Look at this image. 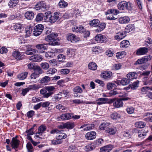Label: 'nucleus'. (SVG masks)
<instances>
[{
    "instance_id": "nucleus-1",
    "label": "nucleus",
    "mask_w": 152,
    "mask_h": 152,
    "mask_svg": "<svg viewBox=\"0 0 152 152\" xmlns=\"http://www.w3.org/2000/svg\"><path fill=\"white\" fill-rule=\"evenodd\" d=\"M61 18V14L58 12H54L52 14L50 11H48L45 13L44 19L46 22L53 23L56 21H59Z\"/></svg>"
},
{
    "instance_id": "nucleus-2",
    "label": "nucleus",
    "mask_w": 152,
    "mask_h": 152,
    "mask_svg": "<svg viewBox=\"0 0 152 152\" xmlns=\"http://www.w3.org/2000/svg\"><path fill=\"white\" fill-rule=\"evenodd\" d=\"M57 36L58 34L56 33H52L45 37V39L47 42H49L48 44L50 45H58V39H57Z\"/></svg>"
},
{
    "instance_id": "nucleus-3",
    "label": "nucleus",
    "mask_w": 152,
    "mask_h": 152,
    "mask_svg": "<svg viewBox=\"0 0 152 152\" xmlns=\"http://www.w3.org/2000/svg\"><path fill=\"white\" fill-rule=\"evenodd\" d=\"M128 97L123 98L121 99H116L114 98L110 99L109 101V103L113 104V106L115 108H119L123 106L124 103L123 101H126L129 99Z\"/></svg>"
},
{
    "instance_id": "nucleus-4",
    "label": "nucleus",
    "mask_w": 152,
    "mask_h": 152,
    "mask_svg": "<svg viewBox=\"0 0 152 152\" xmlns=\"http://www.w3.org/2000/svg\"><path fill=\"white\" fill-rule=\"evenodd\" d=\"M132 4L129 3H128L125 1H122L120 2L118 4L117 7L120 10L127 9L129 12H131L132 10Z\"/></svg>"
},
{
    "instance_id": "nucleus-5",
    "label": "nucleus",
    "mask_w": 152,
    "mask_h": 152,
    "mask_svg": "<svg viewBox=\"0 0 152 152\" xmlns=\"http://www.w3.org/2000/svg\"><path fill=\"white\" fill-rule=\"evenodd\" d=\"M33 31L34 35L35 36H38L40 35L44 29V26L41 24H38L33 28Z\"/></svg>"
},
{
    "instance_id": "nucleus-6",
    "label": "nucleus",
    "mask_w": 152,
    "mask_h": 152,
    "mask_svg": "<svg viewBox=\"0 0 152 152\" xmlns=\"http://www.w3.org/2000/svg\"><path fill=\"white\" fill-rule=\"evenodd\" d=\"M47 91L48 92L45 96V97L48 98L53 95L56 91V88L53 86H49L45 87Z\"/></svg>"
},
{
    "instance_id": "nucleus-7",
    "label": "nucleus",
    "mask_w": 152,
    "mask_h": 152,
    "mask_svg": "<svg viewBox=\"0 0 152 152\" xmlns=\"http://www.w3.org/2000/svg\"><path fill=\"white\" fill-rule=\"evenodd\" d=\"M48 8V6L46 5V3L43 1L38 2L34 7V8L37 10H42V9L47 10Z\"/></svg>"
},
{
    "instance_id": "nucleus-8",
    "label": "nucleus",
    "mask_w": 152,
    "mask_h": 152,
    "mask_svg": "<svg viewBox=\"0 0 152 152\" xmlns=\"http://www.w3.org/2000/svg\"><path fill=\"white\" fill-rule=\"evenodd\" d=\"M12 56L17 60H20L23 59L24 57L23 53L17 50H15L13 52Z\"/></svg>"
},
{
    "instance_id": "nucleus-9",
    "label": "nucleus",
    "mask_w": 152,
    "mask_h": 152,
    "mask_svg": "<svg viewBox=\"0 0 152 152\" xmlns=\"http://www.w3.org/2000/svg\"><path fill=\"white\" fill-rule=\"evenodd\" d=\"M148 48L143 47L140 48L135 51V53L137 56L143 55L146 54L148 52Z\"/></svg>"
},
{
    "instance_id": "nucleus-10",
    "label": "nucleus",
    "mask_w": 152,
    "mask_h": 152,
    "mask_svg": "<svg viewBox=\"0 0 152 152\" xmlns=\"http://www.w3.org/2000/svg\"><path fill=\"white\" fill-rule=\"evenodd\" d=\"M67 39L68 41L73 43L76 42L80 40V38L77 37L74 34H69L67 37Z\"/></svg>"
},
{
    "instance_id": "nucleus-11",
    "label": "nucleus",
    "mask_w": 152,
    "mask_h": 152,
    "mask_svg": "<svg viewBox=\"0 0 152 152\" xmlns=\"http://www.w3.org/2000/svg\"><path fill=\"white\" fill-rule=\"evenodd\" d=\"M72 114L71 113H67L62 114L59 117L57 118V119L58 121L66 120H69L72 118Z\"/></svg>"
},
{
    "instance_id": "nucleus-12",
    "label": "nucleus",
    "mask_w": 152,
    "mask_h": 152,
    "mask_svg": "<svg viewBox=\"0 0 152 152\" xmlns=\"http://www.w3.org/2000/svg\"><path fill=\"white\" fill-rule=\"evenodd\" d=\"M20 141L17 139V137L16 136L12 138V141L10 142V144L12 148L16 149L18 147Z\"/></svg>"
},
{
    "instance_id": "nucleus-13",
    "label": "nucleus",
    "mask_w": 152,
    "mask_h": 152,
    "mask_svg": "<svg viewBox=\"0 0 152 152\" xmlns=\"http://www.w3.org/2000/svg\"><path fill=\"white\" fill-rule=\"evenodd\" d=\"M112 76L111 72L109 71H105L103 72L101 74V77L106 80H108Z\"/></svg>"
},
{
    "instance_id": "nucleus-14",
    "label": "nucleus",
    "mask_w": 152,
    "mask_h": 152,
    "mask_svg": "<svg viewBox=\"0 0 152 152\" xmlns=\"http://www.w3.org/2000/svg\"><path fill=\"white\" fill-rule=\"evenodd\" d=\"M126 31H121L117 33L115 36V39L120 40L124 38L126 36Z\"/></svg>"
},
{
    "instance_id": "nucleus-15",
    "label": "nucleus",
    "mask_w": 152,
    "mask_h": 152,
    "mask_svg": "<svg viewBox=\"0 0 152 152\" xmlns=\"http://www.w3.org/2000/svg\"><path fill=\"white\" fill-rule=\"evenodd\" d=\"M47 45L48 44H40L37 45L36 47L40 53H43L44 52L45 50H47Z\"/></svg>"
},
{
    "instance_id": "nucleus-16",
    "label": "nucleus",
    "mask_w": 152,
    "mask_h": 152,
    "mask_svg": "<svg viewBox=\"0 0 152 152\" xmlns=\"http://www.w3.org/2000/svg\"><path fill=\"white\" fill-rule=\"evenodd\" d=\"M96 132L94 131H91L87 133L85 135L86 139L91 140L95 138L96 137Z\"/></svg>"
},
{
    "instance_id": "nucleus-17",
    "label": "nucleus",
    "mask_w": 152,
    "mask_h": 152,
    "mask_svg": "<svg viewBox=\"0 0 152 152\" xmlns=\"http://www.w3.org/2000/svg\"><path fill=\"white\" fill-rule=\"evenodd\" d=\"M72 29L73 32H75L77 33H82L85 30L84 27L82 26H74L72 27Z\"/></svg>"
},
{
    "instance_id": "nucleus-18",
    "label": "nucleus",
    "mask_w": 152,
    "mask_h": 152,
    "mask_svg": "<svg viewBox=\"0 0 152 152\" xmlns=\"http://www.w3.org/2000/svg\"><path fill=\"white\" fill-rule=\"evenodd\" d=\"M146 135V133L142 130L139 131L137 132H136L134 134V135L136 137V138L138 136V138H137V140L144 138Z\"/></svg>"
},
{
    "instance_id": "nucleus-19",
    "label": "nucleus",
    "mask_w": 152,
    "mask_h": 152,
    "mask_svg": "<svg viewBox=\"0 0 152 152\" xmlns=\"http://www.w3.org/2000/svg\"><path fill=\"white\" fill-rule=\"evenodd\" d=\"M106 39L105 36L101 34H99L96 36L95 39L98 42H102L105 41Z\"/></svg>"
},
{
    "instance_id": "nucleus-20",
    "label": "nucleus",
    "mask_w": 152,
    "mask_h": 152,
    "mask_svg": "<svg viewBox=\"0 0 152 152\" xmlns=\"http://www.w3.org/2000/svg\"><path fill=\"white\" fill-rule=\"evenodd\" d=\"M106 25L104 23H100L97 26L96 28L95 29V31L96 32H100L103 30L105 28Z\"/></svg>"
},
{
    "instance_id": "nucleus-21",
    "label": "nucleus",
    "mask_w": 152,
    "mask_h": 152,
    "mask_svg": "<svg viewBox=\"0 0 152 152\" xmlns=\"http://www.w3.org/2000/svg\"><path fill=\"white\" fill-rule=\"evenodd\" d=\"M113 148V146L111 145H108L104 146L100 148L101 152H109Z\"/></svg>"
},
{
    "instance_id": "nucleus-22",
    "label": "nucleus",
    "mask_w": 152,
    "mask_h": 152,
    "mask_svg": "<svg viewBox=\"0 0 152 152\" xmlns=\"http://www.w3.org/2000/svg\"><path fill=\"white\" fill-rule=\"evenodd\" d=\"M43 58L40 55H36L32 56L30 57V60L33 61H40Z\"/></svg>"
},
{
    "instance_id": "nucleus-23",
    "label": "nucleus",
    "mask_w": 152,
    "mask_h": 152,
    "mask_svg": "<svg viewBox=\"0 0 152 152\" xmlns=\"http://www.w3.org/2000/svg\"><path fill=\"white\" fill-rule=\"evenodd\" d=\"M34 16V13L31 11H28L25 14V17L28 20H32Z\"/></svg>"
},
{
    "instance_id": "nucleus-24",
    "label": "nucleus",
    "mask_w": 152,
    "mask_h": 152,
    "mask_svg": "<svg viewBox=\"0 0 152 152\" xmlns=\"http://www.w3.org/2000/svg\"><path fill=\"white\" fill-rule=\"evenodd\" d=\"M118 20L120 23L124 24L128 23L130 20V19L128 17L124 16L119 18Z\"/></svg>"
},
{
    "instance_id": "nucleus-25",
    "label": "nucleus",
    "mask_w": 152,
    "mask_h": 152,
    "mask_svg": "<svg viewBox=\"0 0 152 152\" xmlns=\"http://www.w3.org/2000/svg\"><path fill=\"white\" fill-rule=\"evenodd\" d=\"M33 29V27L31 26L26 28L25 30V34L24 35L25 37H29L31 33H32Z\"/></svg>"
},
{
    "instance_id": "nucleus-26",
    "label": "nucleus",
    "mask_w": 152,
    "mask_h": 152,
    "mask_svg": "<svg viewBox=\"0 0 152 152\" xmlns=\"http://www.w3.org/2000/svg\"><path fill=\"white\" fill-rule=\"evenodd\" d=\"M110 124L108 122H104L102 123L99 126V128L101 130H105L107 129L110 127Z\"/></svg>"
},
{
    "instance_id": "nucleus-27",
    "label": "nucleus",
    "mask_w": 152,
    "mask_h": 152,
    "mask_svg": "<svg viewBox=\"0 0 152 152\" xmlns=\"http://www.w3.org/2000/svg\"><path fill=\"white\" fill-rule=\"evenodd\" d=\"M116 128L114 126H112L110 127H109L105 131V132L110 135H113L116 133Z\"/></svg>"
},
{
    "instance_id": "nucleus-28",
    "label": "nucleus",
    "mask_w": 152,
    "mask_h": 152,
    "mask_svg": "<svg viewBox=\"0 0 152 152\" xmlns=\"http://www.w3.org/2000/svg\"><path fill=\"white\" fill-rule=\"evenodd\" d=\"M50 80V77L45 76L42 78L40 80V83L45 85H46L48 83Z\"/></svg>"
},
{
    "instance_id": "nucleus-29",
    "label": "nucleus",
    "mask_w": 152,
    "mask_h": 152,
    "mask_svg": "<svg viewBox=\"0 0 152 152\" xmlns=\"http://www.w3.org/2000/svg\"><path fill=\"white\" fill-rule=\"evenodd\" d=\"M108 101V99L107 98H99L96 100V103L98 105H100L106 103Z\"/></svg>"
},
{
    "instance_id": "nucleus-30",
    "label": "nucleus",
    "mask_w": 152,
    "mask_h": 152,
    "mask_svg": "<svg viewBox=\"0 0 152 152\" xmlns=\"http://www.w3.org/2000/svg\"><path fill=\"white\" fill-rule=\"evenodd\" d=\"M99 23V20L98 19H95L90 21L88 24L90 26L96 27Z\"/></svg>"
},
{
    "instance_id": "nucleus-31",
    "label": "nucleus",
    "mask_w": 152,
    "mask_h": 152,
    "mask_svg": "<svg viewBox=\"0 0 152 152\" xmlns=\"http://www.w3.org/2000/svg\"><path fill=\"white\" fill-rule=\"evenodd\" d=\"M65 128L68 129H72L75 126L74 123L68 122L65 123Z\"/></svg>"
},
{
    "instance_id": "nucleus-32",
    "label": "nucleus",
    "mask_w": 152,
    "mask_h": 152,
    "mask_svg": "<svg viewBox=\"0 0 152 152\" xmlns=\"http://www.w3.org/2000/svg\"><path fill=\"white\" fill-rule=\"evenodd\" d=\"M36 50L35 49L31 48H28L26 52V53L28 55H33L36 53Z\"/></svg>"
},
{
    "instance_id": "nucleus-33",
    "label": "nucleus",
    "mask_w": 152,
    "mask_h": 152,
    "mask_svg": "<svg viewBox=\"0 0 152 152\" xmlns=\"http://www.w3.org/2000/svg\"><path fill=\"white\" fill-rule=\"evenodd\" d=\"M130 45L129 42L127 40H124L121 42L120 46L121 48H126L128 47Z\"/></svg>"
},
{
    "instance_id": "nucleus-34",
    "label": "nucleus",
    "mask_w": 152,
    "mask_h": 152,
    "mask_svg": "<svg viewBox=\"0 0 152 152\" xmlns=\"http://www.w3.org/2000/svg\"><path fill=\"white\" fill-rule=\"evenodd\" d=\"M28 74L27 72L21 73L18 75V78L20 80H23L26 77Z\"/></svg>"
},
{
    "instance_id": "nucleus-35",
    "label": "nucleus",
    "mask_w": 152,
    "mask_h": 152,
    "mask_svg": "<svg viewBox=\"0 0 152 152\" xmlns=\"http://www.w3.org/2000/svg\"><path fill=\"white\" fill-rule=\"evenodd\" d=\"M119 11L115 9H110L107 10V14H112L114 15H117L119 13Z\"/></svg>"
},
{
    "instance_id": "nucleus-36",
    "label": "nucleus",
    "mask_w": 152,
    "mask_h": 152,
    "mask_svg": "<svg viewBox=\"0 0 152 152\" xmlns=\"http://www.w3.org/2000/svg\"><path fill=\"white\" fill-rule=\"evenodd\" d=\"M34 72L38 74L39 75L43 73V71L41 68L39 66H36L34 67Z\"/></svg>"
},
{
    "instance_id": "nucleus-37",
    "label": "nucleus",
    "mask_w": 152,
    "mask_h": 152,
    "mask_svg": "<svg viewBox=\"0 0 152 152\" xmlns=\"http://www.w3.org/2000/svg\"><path fill=\"white\" fill-rule=\"evenodd\" d=\"M135 126L137 128H144L145 125V124L142 121H139L137 122L135 124Z\"/></svg>"
},
{
    "instance_id": "nucleus-38",
    "label": "nucleus",
    "mask_w": 152,
    "mask_h": 152,
    "mask_svg": "<svg viewBox=\"0 0 152 152\" xmlns=\"http://www.w3.org/2000/svg\"><path fill=\"white\" fill-rule=\"evenodd\" d=\"M88 67L89 69L93 70H94L97 69V65L95 63L91 62L89 63Z\"/></svg>"
},
{
    "instance_id": "nucleus-39",
    "label": "nucleus",
    "mask_w": 152,
    "mask_h": 152,
    "mask_svg": "<svg viewBox=\"0 0 152 152\" xmlns=\"http://www.w3.org/2000/svg\"><path fill=\"white\" fill-rule=\"evenodd\" d=\"M68 3L64 0H61L58 3V6L61 8H64L67 6Z\"/></svg>"
},
{
    "instance_id": "nucleus-40",
    "label": "nucleus",
    "mask_w": 152,
    "mask_h": 152,
    "mask_svg": "<svg viewBox=\"0 0 152 152\" xmlns=\"http://www.w3.org/2000/svg\"><path fill=\"white\" fill-rule=\"evenodd\" d=\"M74 93H79L81 94L83 91L82 88L79 86H77L75 87L73 89Z\"/></svg>"
},
{
    "instance_id": "nucleus-41",
    "label": "nucleus",
    "mask_w": 152,
    "mask_h": 152,
    "mask_svg": "<svg viewBox=\"0 0 152 152\" xmlns=\"http://www.w3.org/2000/svg\"><path fill=\"white\" fill-rule=\"evenodd\" d=\"M120 93L119 92V90L118 89L117 90H113L111 91L109 93V96H114L116 95L119 94Z\"/></svg>"
},
{
    "instance_id": "nucleus-42",
    "label": "nucleus",
    "mask_w": 152,
    "mask_h": 152,
    "mask_svg": "<svg viewBox=\"0 0 152 152\" xmlns=\"http://www.w3.org/2000/svg\"><path fill=\"white\" fill-rule=\"evenodd\" d=\"M13 28L16 31H21V30L23 29L22 24L18 23H17L14 25Z\"/></svg>"
},
{
    "instance_id": "nucleus-43",
    "label": "nucleus",
    "mask_w": 152,
    "mask_h": 152,
    "mask_svg": "<svg viewBox=\"0 0 152 152\" xmlns=\"http://www.w3.org/2000/svg\"><path fill=\"white\" fill-rule=\"evenodd\" d=\"M94 125L92 124H86L85 128L84 129V130L87 131L92 129L94 128Z\"/></svg>"
},
{
    "instance_id": "nucleus-44",
    "label": "nucleus",
    "mask_w": 152,
    "mask_h": 152,
    "mask_svg": "<svg viewBox=\"0 0 152 152\" xmlns=\"http://www.w3.org/2000/svg\"><path fill=\"white\" fill-rule=\"evenodd\" d=\"M19 0H10L8 5L10 7H13L15 6L18 3Z\"/></svg>"
},
{
    "instance_id": "nucleus-45",
    "label": "nucleus",
    "mask_w": 152,
    "mask_h": 152,
    "mask_svg": "<svg viewBox=\"0 0 152 152\" xmlns=\"http://www.w3.org/2000/svg\"><path fill=\"white\" fill-rule=\"evenodd\" d=\"M126 54V52L125 51L118 52L116 53V56L118 58L120 59L124 57Z\"/></svg>"
},
{
    "instance_id": "nucleus-46",
    "label": "nucleus",
    "mask_w": 152,
    "mask_h": 152,
    "mask_svg": "<svg viewBox=\"0 0 152 152\" xmlns=\"http://www.w3.org/2000/svg\"><path fill=\"white\" fill-rule=\"evenodd\" d=\"M75 50L73 49H69L67 50V54L69 56H73L75 55Z\"/></svg>"
},
{
    "instance_id": "nucleus-47",
    "label": "nucleus",
    "mask_w": 152,
    "mask_h": 152,
    "mask_svg": "<svg viewBox=\"0 0 152 152\" xmlns=\"http://www.w3.org/2000/svg\"><path fill=\"white\" fill-rule=\"evenodd\" d=\"M133 30V25L132 24H129L125 28V30H124L126 31V33H129Z\"/></svg>"
},
{
    "instance_id": "nucleus-48",
    "label": "nucleus",
    "mask_w": 152,
    "mask_h": 152,
    "mask_svg": "<svg viewBox=\"0 0 152 152\" xmlns=\"http://www.w3.org/2000/svg\"><path fill=\"white\" fill-rule=\"evenodd\" d=\"M44 15L42 13H39L37 15L36 18V20L37 21H39L42 20L44 18Z\"/></svg>"
},
{
    "instance_id": "nucleus-49",
    "label": "nucleus",
    "mask_w": 152,
    "mask_h": 152,
    "mask_svg": "<svg viewBox=\"0 0 152 152\" xmlns=\"http://www.w3.org/2000/svg\"><path fill=\"white\" fill-rule=\"evenodd\" d=\"M121 85L123 86H125L128 84L130 82L129 80H128L127 78H123L121 80Z\"/></svg>"
},
{
    "instance_id": "nucleus-50",
    "label": "nucleus",
    "mask_w": 152,
    "mask_h": 152,
    "mask_svg": "<svg viewBox=\"0 0 152 152\" xmlns=\"http://www.w3.org/2000/svg\"><path fill=\"white\" fill-rule=\"evenodd\" d=\"M47 129L46 126L44 125H41L39 126L38 129V131L43 134Z\"/></svg>"
},
{
    "instance_id": "nucleus-51",
    "label": "nucleus",
    "mask_w": 152,
    "mask_h": 152,
    "mask_svg": "<svg viewBox=\"0 0 152 152\" xmlns=\"http://www.w3.org/2000/svg\"><path fill=\"white\" fill-rule=\"evenodd\" d=\"M29 90H35L39 88V86L37 84H33L30 85L28 87Z\"/></svg>"
},
{
    "instance_id": "nucleus-52",
    "label": "nucleus",
    "mask_w": 152,
    "mask_h": 152,
    "mask_svg": "<svg viewBox=\"0 0 152 152\" xmlns=\"http://www.w3.org/2000/svg\"><path fill=\"white\" fill-rule=\"evenodd\" d=\"M111 118L113 119H118L120 118L119 114H118L117 113L115 112L113 113L110 115Z\"/></svg>"
},
{
    "instance_id": "nucleus-53",
    "label": "nucleus",
    "mask_w": 152,
    "mask_h": 152,
    "mask_svg": "<svg viewBox=\"0 0 152 152\" xmlns=\"http://www.w3.org/2000/svg\"><path fill=\"white\" fill-rule=\"evenodd\" d=\"M143 63H145L151 60V56L150 55L146 56L141 58Z\"/></svg>"
},
{
    "instance_id": "nucleus-54",
    "label": "nucleus",
    "mask_w": 152,
    "mask_h": 152,
    "mask_svg": "<svg viewBox=\"0 0 152 152\" xmlns=\"http://www.w3.org/2000/svg\"><path fill=\"white\" fill-rule=\"evenodd\" d=\"M143 63H145L151 60V56L150 55L146 56L141 58Z\"/></svg>"
},
{
    "instance_id": "nucleus-55",
    "label": "nucleus",
    "mask_w": 152,
    "mask_h": 152,
    "mask_svg": "<svg viewBox=\"0 0 152 152\" xmlns=\"http://www.w3.org/2000/svg\"><path fill=\"white\" fill-rule=\"evenodd\" d=\"M26 148L28 152H32L33 151L32 145L30 142H28L27 144Z\"/></svg>"
},
{
    "instance_id": "nucleus-56",
    "label": "nucleus",
    "mask_w": 152,
    "mask_h": 152,
    "mask_svg": "<svg viewBox=\"0 0 152 152\" xmlns=\"http://www.w3.org/2000/svg\"><path fill=\"white\" fill-rule=\"evenodd\" d=\"M106 15H107V19L109 20H115L117 18L113 16V15L112 14H107V12H106Z\"/></svg>"
},
{
    "instance_id": "nucleus-57",
    "label": "nucleus",
    "mask_w": 152,
    "mask_h": 152,
    "mask_svg": "<svg viewBox=\"0 0 152 152\" xmlns=\"http://www.w3.org/2000/svg\"><path fill=\"white\" fill-rule=\"evenodd\" d=\"M77 150L76 147L74 145L70 146L68 149V151L70 152H76Z\"/></svg>"
},
{
    "instance_id": "nucleus-58",
    "label": "nucleus",
    "mask_w": 152,
    "mask_h": 152,
    "mask_svg": "<svg viewBox=\"0 0 152 152\" xmlns=\"http://www.w3.org/2000/svg\"><path fill=\"white\" fill-rule=\"evenodd\" d=\"M151 72L150 71H146L143 72L141 75L143 76H144V79L145 80L148 78V76L150 74Z\"/></svg>"
},
{
    "instance_id": "nucleus-59",
    "label": "nucleus",
    "mask_w": 152,
    "mask_h": 152,
    "mask_svg": "<svg viewBox=\"0 0 152 152\" xmlns=\"http://www.w3.org/2000/svg\"><path fill=\"white\" fill-rule=\"evenodd\" d=\"M40 65L42 68L45 70H46L49 68V64L46 62L42 63Z\"/></svg>"
},
{
    "instance_id": "nucleus-60",
    "label": "nucleus",
    "mask_w": 152,
    "mask_h": 152,
    "mask_svg": "<svg viewBox=\"0 0 152 152\" xmlns=\"http://www.w3.org/2000/svg\"><path fill=\"white\" fill-rule=\"evenodd\" d=\"M56 71V69L54 68H50L47 71V74H53L55 73Z\"/></svg>"
},
{
    "instance_id": "nucleus-61",
    "label": "nucleus",
    "mask_w": 152,
    "mask_h": 152,
    "mask_svg": "<svg viewBox=\"0 0 152 152\" xmlns=\"http://www.w3.org/2000/svg\"><path fill=\"white\" fill-rule=\"evenodd\" d=\"M54 56V53L50 51H48L45 54V56L47 58L53 57Z\"/></svg>"
},
{
    "instance_id": "nucleus-62",
    "label": "nucleus",
    "mask_w": 152,
    "mask_h": 152,
    "mask_svg": "<svg viewBox=\"0 0 152 152\" xmlns=\"http://www.w3.org/2000/svg\"><path fill=\"white\" fill-rule=\"evenodd\" d=\"M35 112L33 110H30L27 113V116L28 118H31L34 115Z\"/></svg>"
},
{
    "instance_id": "nucleus-63",
    "label": "nucleus",
    "mask_w": 152,
    "mask_h": 152,
    "mask_svg": "<svg viewBox=\"0 0 152 152\" xmlns=\"http://www.w3.org/2000/svg\"><path fill=\"white\" fill-rule=\"evenodd\" d=\"M135 2L139 8L140 9H142V3L141 0H135Z\"/></svg>"
},
{
    "instance_id": "nucleus-64",
    "label": "nucleus",
    "mask_w": 152,
    "mask_h": 152,
    "mask_svg": "<svg viewBox=\"0 0 152 152\" xmlns=\"http://www.w3.org/2000/svg\"><path fill=\"white\" fill-rule=\"evenodd\" d=\"M57 57L58 59L60 61H63L65 59V56L63 54H60L58 55Z\"/></svg>"
}]
</instances>
